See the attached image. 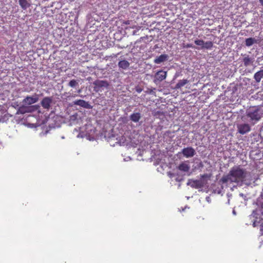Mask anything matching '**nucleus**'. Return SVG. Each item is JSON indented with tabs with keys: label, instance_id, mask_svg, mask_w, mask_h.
Masks as SVG:
<instances>
[{
	"label": "nucleus",
	"instance_id": "9d476101",
	"mask_svg": "<svg viewBox=\"0 0 263 263\" xmlns=\"http://www.w3.org/2000/svg\"><path fill=\"white\" fill-rule=\"evenodd\" d=\"M52 102V99L51 97H46L42 99L41 104L44 109H49Z\"/></svg>",
	"mask_w": 263,
	"mask_h": 263
},
{
	"label": "nucleus",
	"instance_id": "4be33fe9",
	"mask_svg": "<svg viewBox=\"0 0 263 263\" xmlns=\"http://www.w3.org/2000/svg\"><path fill=\"white\" fill-rule=\"evenodd\" d=\"M204 41L202 40L196 39L195 40L194 43L196 45L200 46L201 49H202V47L204 45Z\"/></svg>",
	"mask_w": 263,
	"mask_h": 263
},
{
	"label": "nucleus",
	"instance_id": "4468645a",
	"mask_svg": "<svg viewBox=\"0 0 263 263\" xmlns=\"http://www.w3.org/2000/svg\"><path fill=\"white\" fill-rule=\"evenodd\" d=\"M177 168L181 171L187 172L190 169V166L188 164L182 162L178 166Z\"/></svg>",
	"mask_w": 263,
	"mask_h": 263
},
{
	"label": "nucleus",
	"instance_id": "0eeeda50",
	"mask_svg": "<svg viewBox=\"0 0 263 263\" xmlns=\"http://www.w3.org/2000/svg\"><path fill=\"white\" fill-rule=\"evenodd\" d=\"M195 151L192 147L184 148L182 150V154L186 158L193 157L195 155Z\"/></svg>",
	"mask_w": 263,
	"mask_h": 263
},
{
	"label": "nucleus",
	"instance_id": "5701e85b",
	"mask_svg": "<svg viewBox=\"0 0 263 263\" xmlns=\"http://www.w3.org/2000/svg\"><path fill=\"white\" fill-rule=\"evenodd\" d=\"M78 84V82L75 80H72L69 82V86L71 87H75Z\"/></svg>",
	"mask_w": 263,
	"mask_h": 263
},
{
	"label": "nucleus",
	"instance_id": "1a4fd4ad",
	"mask_svg": "<svg viewBox=\"0 0 263 263\" xmlns=\"http://www.w3.org/2000/svg\"><path fill=\"white\" fill-rule=\"evenodd\" d=\"M243 58L242 62L243 65L245 67H248L249 66L253 65L254 62V58L253 57H250L249 55L245 54L243 55Z\"/></svg>",
	"mask_w": 263,
	"mask_h": 263
},
{
	"label": "nucleus",
	"instance_id": "f03ea898",
	"mask_svg": "<svg viewBox=\"0 0 263 263\" xmlns=\"http://www.w3.org/2000/svg\"><path fill=\"white\" fill-rule=\"evenodd\" d=\"M261 110L255 106L250 107L246 111V116L250 118L251 121L255 123L262 117Z\"/></svg>",
	"mask_w": 263,
	"mask_h": 263
},
{
	"label": "nucleus",
	"instance_id": "f257e3e1",
	"mask_svg": "<svg viewBox=\"0 0 263 263\" xmlns=\"http://www.w3.org/2000/svg\"><path fill=\"white\" fill-rule=\"evenodd\" d=\"M247 172L240 166H235L231 168L229 174L223 176L221 179L223 183H239L243 182L247 177Z\"/></svg>",
	"mask_w": 263,
	"mask_h": 263
},
{
	"label": "nucleus",
	"instance_id": "aec40b11",
	"mask_svg": "<svg viewBox=\"0 0 263 263\" xmlns=\"http://www.w3.org/2000/svg\"><path fill=\"white\" fill-rule=\"evenodd\" d=\"M257 42L255 38L249 37L246 39L245 44L247 46H251L254 43Z\"/></svg>",
	"mask_w": 263,
	"mask_h": 263
},
{
	"label": "nucleus",
	"instance_id": "dca6fc26",
	"mask_svg": "<svg viewBox=\"0 0 263 263\" xmlns=\"http://www.w3.org/2000/svg\"><path fill=\"white\" fill-rule=\"evenodd\" d=\"M263 78V69L260 70L254 74V79L257 83H259Z\"/></svg>",
	"mask_w": 263,
	"mask_h": 263
},
{
	"label": "nucleus",
	"instance_id": "20e7f679",
	"mask_svg": "<svg viewBox=\"0 0 263 263\" xmlns=\"http://www.w3.org/2000/svg\"><path fill=\"white\" fill-rule=\"evenodd\" d=\"M39 100L38 95L34 94L32 96H27L25 98L22 102L25 105H30L36 102Z\"/></svg>",
	"mask_w": 263,
	"mask_h": 263
},
{
	"label": "nucleus",
	"instance_id": "ddd939ff",
	"mask_svg": "<svg viewBox=\"0 0 263 263\" xmlns=\"http://www.w3.org/2000/svg\"><path fill=\"white\" fill-rule=\"evenodd\" d=\"M168 59V55L165 54H161L159 57H157L155 60H154V63L155 64H160L162 62H164V61H166Z\"/></svg>",
	"mask_w": 263,
	"mask_h": 263
},
{
	"label": "nucleus",
	"instance_id": "412c9836",
	"mask_svg": "<svg viewBox=\"0 0 263 263\" xmlns=\"http://www.w3.org/2000/svg\"><path fill=\"white\" fill-rule=\"evenodd\" d=\"M213 46V43L212 41L204 42L202 49H211Z\"/></svg>",
	"mask_w": 263,
	"mask_h": 263
},
{
	"label": "nucleus",
	"instance_id": "c85d7f7f",
	"mask_svg": "<svg viewBox=\"0 0 263 263\" xmlns=\"http://www.w3.org/2000/svg\"><path fill=\"white\" fill-rule=\"evenodd\" d=\"M176 181H181V180H179V179H177H177H176Z\"/></svg>",
	"mask_w": 263,
	"mask_h": 263
},
{
	"label": "nucleus",
	"instance_id": "9b49d317",
	"mask_svg": "<svg viewBox=\"0 0 263 263\" xmlns=\"http://www.w3.org/2000/svg\"><path fill=\"white\" fill-rule=\"evenodd\" d=\"M34 107L36 108V106H27L25 105H22L18 108L17 112L21 114L31 112L33 110L32 108Z\"/></svg>",
	"mask_w": 263,
	"mask_h": 263
},
{
	"label": "nucleus",
	"instance_id": "39448f33",
	"mask_svg": "<svg viewBox=\"0 0 263 263\" xmlns=\"http://www.w3.org/2000/svg\"><path fill=\"white\" fill-rule=\"evenodd\" d=\"M167 77V72L162 70L157 71L154 77V82L156 83L157 82H161L165 80Z\"/></svg>",
	"mask_w": 263,
	"mask_h": 263
},
{
	"label": "nucleus",
	"instance_id": "393cba45",
	"mask_svg": "<svg viewBox=\"0 0 263 263\" xmlns=\"http://www.w3.org/2000/svg\"><path fill=\"white\" fill-rule=\"evenodd\" d=\"M184 48H193V46L191 44H187L186 45L183 46Z\"/></svg>",
	"mask_w": 263,
	"mask_h": 263
},
{
	"label": "nucleus",
	"instance_id": "7ed1b4c3",
	"mask_svg": "<svg viewBox=\"0 0 263 263\" xmlns=\"http://www.w3.org/2000/svg\"><path fill=\"white\" fill-rule=\"evenodd\" d=\"M93 90L96 92L102 91L104 88H107L109 86V82L106 80H97L93 82Z\"/></svg>",
	"mask_w": 263,
	"mask_h": 263
},
{
	"label": "nucleus",
	"instance_id": "b1692460",
	"mask_svg": "<svg viewBox=\"0 0 263 263\" xmlns=\"http://www.w3.org/2000/svg\"><path fill=\"white\" fill-rule=\"evenodd\" d=\"M201 179L210 178L211 175L208 174H204L200 176Z\"/></svg>",
	"mask_w": 263,
	"mask_h": 263
},
{
	"label": "nucleus",
	"instance_id": "6ab92c4d",
	"mask_svg": "<svg viewBox=\"0 0 263 263\" xmlns=\"http://www.w3.org/2000/svg\"><path fill=\"white\" fill-rule=\"evenodd\" d=\"M18 2L21 8L24 10H26L30 6V4L27 2V0H19Z\"/></svg>",
	"mask_w": 263,
	"mask_h": 263
},
{
	"label": "nucleus",
	"instance_id": "bb28decb",
	"mask_svg": "<svg viewBox=\"0 0 263 263\" xmlns=\"http://www.w3.org/2000/svg\"><path fill=\"white\" fill-rule=\"evenodd\" d=\"M259 1L260 3L261 4V5L262 6H263V0H259Z\"/></svg>",
	"mask_w": 263,
	"mask_h": 263
},
{
	"label": "nucleus",
	"instance_id": "cd10ccee",
	"mask_svg": "<svg viewBox=\"0 0 263 263\" xmlns=\"http://www.w3.org/2000/svg\"><path fill=\"white\" fill-rule=\"evenodd\" d=\"M137 91L138 92H141L142 89H137Z\"/></svg>",
	"mask_w": 263,
	"mask_h": 263
},
{
	"label": "nucleus",
	"instance_id": "6e6552de",
	"mask_svg": "<svg viewBox=\"0 0 263 263\" xmlns=\"http://www.w3.org/2000/svg\"><path fill=\"white\" fill-rule=\"evenodd\" d=\"M187 185H190L192 187L198 189L202 187L203 184L201 180L189 179L187 182Z\"/></svg>",
	"mask_w": 263,
	"mask_h": 263
},
{
	"label": "nucleus",
	"instance_id": "a211bd4d",
	"mask_svg": "<svg viewBox=\"0 0 263 263\" xmlns=\"http://www.w3.org/2000/svg\"><path fill=\"white\" fill-rule=\"evenodd\" d=\"M189 83V81L186 79H183L179 81L177 84L176 85L175 87V89H178L180 88L181 87L184 86L187 83Z\"/></svg>",
	"mask_w": 263,
	"mask_h": 263
},
{
	"label": "nucleus",
	"instance_id": "f8f14e48",
	"mask_svg": "<svg viewBox=\"0 0 263 263\" xmlns=\"http://www.w3.org/2000/svg\"><path fill=\"white\" fill-rule=\"evenodd\" d=\"M73 103L74 105H79L80 106H81V107H84L86 108H90L91 107L90 105L88 103V102H86L85 101H84L83 100L80 99V100H76L75 101H74Z\"/></svg>",
	"mask_w": 263,
	"mask_h": 263
},
{
	"label": "nucleus",
	"instance_id": "423d86ee",
	"mask_svg": "<svg viewBox=\"0 0 263 263\" xmlns=\"http://www.w3.org/2000/svg\"><path fill=\"white\" fill-rule=\"evenodd\" d=\"M238 132L241 135H244L251 130V127L248 124L243 123L237 125Z\"/></svg>",
	"mask_w": 263,
	"mask_h": 263
},
{
	"label": "nucleus",
	"instance_id": "f3484780",
	"mask_svg": "<svg viewBox=\"0 0 263 263\" xmlns=\"http://www.w3.org/2000/svg\"><path fill=\"white\" fill-rule=\"evenodd\" d=\"M129 63L126 60H121L118 63V66L123 69H126L129 66Z\"/></svg>",
	"mask_w": 263,
	"mask_h": 263
},
{
	"label": "nucleus",
	"instance_id": "a878e982",
	"mask_svg": "<svg viewBox=\"0 0 263 263\" xmlns=\"http://www.w3.org/2000/svg\"><path fill=\"white\" fill-rule=\"evenodd\" d=\"M130 21H124L123 24H125V25H129L130 24Z\"/></svg>",
	"mask_w": 263,
	"mask_h": 263
},
{
	"label": "nucleus",
	"instance_id": "2eb2a0df",
	"mask_svg": "<svg viewBox=\"0 0 263 263\" xmlns=\"http://www.w3.org/2000/svg\"><path fill=\"white\" fill-rule=\"evenodd\" d=\"M141 118V114L139 112L133 113L129 117L130 119L134 122H138Z\"/></svg>",
	"mask_w": 263,
	"mask_h": 263
}]
</instances>
